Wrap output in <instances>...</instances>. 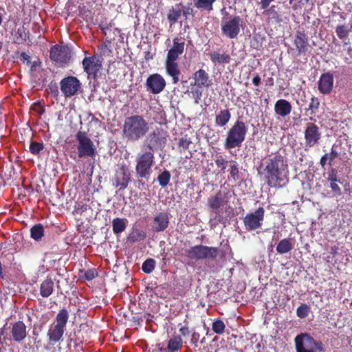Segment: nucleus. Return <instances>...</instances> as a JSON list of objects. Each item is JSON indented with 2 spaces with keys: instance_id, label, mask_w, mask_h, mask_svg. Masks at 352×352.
<instances>
[{
  "instance_id": "ddd939ff",
  "label": "nucleus",
  "mask_w": 352,
  "mask_h": 352,
  "mask_svg": "<svg viewBox=\"0 0 352 352\" xmlns=\"http://www.w3.org/2000/svg\"><path fill=\"white\" fill-rule=\"evenodd\" d=\"M102 58L100 55H94L85 57L82 62L84 72L87 74L88 78L96 79L100 71L102 69Z\"/></svg>"
},
{
  "instance_id": "4c0bfd02",
  "label": "nucleus",
  "mask_w": 352,
  "mask_h": 352,
  "mask_svg": "<svg viewBox=\"0 0 352 352\" xmlns=\"http://www.w3.org/2000/svg\"><path fill=\"white\" fill-rule=\"evenodd\" d=\"M44 235V228L41 223L32 226L30 229V236L36 241L41 240Z\"/></svg>"
},
{
  "instance_id": "69168bd1",
  "label": "nucleus",
  "mask_w": 352,
  "mask_h": 352,
  "mask_svg": "<svg viewBox=\"0 0 352 352\" xmlns=\"http://www.w3.org/2000/svg\"><path fill=\"white\" fill-rule=\"evenodd\" d=\"M151 314H144V319H146V320H147V321H149V320H151V319H150V318H151Z\"/></svg>"
},
{
  "instance_id": "5fc2aeb1",
  "label": "nucleus",
  "mask_w": 352,
  "mask_h": 352,
  "mask_svg": "<svg viewBox=\"0 0 352 352\" xmlns=\"http://www.w3.org/2000/svg\"><path fill=\"white\" fill-rule=\"evenodd\" d=\"M114 38H111L110 39H105L104 43L99 47V49L104 53V50L108 49V47L111 45V41L113 40Z\"/></svg>"
},
{
  "instance_id": "6ab92c4d",
  "label": "nucleus",
  "mask_w": 352,
  "mask_h": 352,
  "mask_svg": "<svg viewBox=\"0 0 352 352\" xmlns=\"http://www.w3.org/2000/svg\"><path fill=\"white\" fill-rule=\"evenodd\" d=\"M170 223V214L167 212H157L151 222L152 230L155 232H160L166 230Z\"/></svg>"
},
{
  "instance_id": "4be33fe9",
  "label": "nucleus",
  "mask_w": 352,
  "mask_h": 352,
  "mask_svg": "<svg viewBox=\"0 0 352 352\" xmlns=\"http://www.w3.org/2000/svg\"><path fill=\"white\" fill-rule=\"evenodd\" d=\"M333 76L331 72L322 74L318 82V91L322 94H329L331 92L333 87Z\"/></svg>"
},
{
  "instance_id": "9d476101",
  "label": "nucleus",
  "mask_w": 352,
  "mask_h": 352,
  "mask_svg": "<svg viewBox=\"0 0 352 352\" xmlns=\"http://www.w3.org/2000/svg\"><path fill=\"white\" fill-rule=\"evenodd\" d=\"M78 142L77 146L78 156L80 158L94 157L96 154V148L94 142L87 136V133L78 131L76 135Z\"/></svg>"
},
{
  "instance_id": "c85d7f7f",
  "label": "nucleus",
  "mask_w": 352,
  "mask_h": 352,
  "mask_svg": "<svg viewBox=\"0 0 352 352\" xmlns=\"http://www.w3.org/2000/svg\"><path fill=\"white\" fill-rule=\"evenodd\" d=\"M339 156V153L337 150V146L333 145L329 153H325L323 155L320 160V165L322 167H324L327 164L329 165L332 164V162Z\"/></svg>"
},
{
  "instance_id": "a878e982",
  "label": "nucleus",
  "mask_w": 352,
  "mask_h": 352,
  "mask_svg": "<svg viewBox=\"0 0 352 352\" xmlns=\"http://www.w3.org/2000/svg\"><path fill=\"white\" fill-rule=\"evenodd\" d=\"M54 291V280L51 276H47L40 284L39 294L41 297L47 298L53 294Z\"/></svg>"
},
{
  "instance_id": "f257e3e1",
  "label": "nucleus",
  "mask_w": 352,
  "mask_h": 352,
  "mask_svg": "<svg viewBox=\"0 0 352 352\" xmlns=\"http://www.w3.org/2000/svg\"><path fill=\"white\" fill-rule=\"evenodd\" d=\"M287 168L285 157L276 152L263 158L256 170L261 180L269 187L281 188L285 185Z\"/></svg>"
},
{
  "instance_id": "aec40b11",
  "label": "nucleus",
  "mask_w": 352,
  "mask_h": 352,
  "mask_svg": "<svg viewBox=\"0 0 352 352\" xmlns=\"http://www.w3.org/2000/svg\"><path fill=\"white\" fill-rule=\"evenodd\" d=\"M228 201L226 198V193L219 190L214 195L208 199V207L216 214H219L220 210L227 205Z\"/></svg>"
},
{
  "instance_id": "dca6fc26",
  "label": "nucleus",
  "mask_w": 352,
  "mask_h": 352,
  "mask_svg": "<svg viewBox=\"0 0 352 352\" xmlns=\"http://www.w3.org/2000/svg\"><path fill=\"white\" fill-rule=\"evenodd\" d=\"M321 137L322 133L317 124L312 122L307 124L305 130V142L307 147L311 148L318 145Z\"/></svg>"
},
{
  "instance_id": "58836bf2",
  "label": "nucleus",
  "mask_w": 352,
  "mask_h": 352,
  "mask_svg": "<svg viewBox=\"0 0 352 352\" xmlns=\"http://www.w3.org/2000/svg\"><path fill=\"white\" fill-rule=\"evenodd\" d=\"M215 0H195V6L199 10L210 12L213 9Z\"/></svg>"
},
{
  "instance_id": "6e6d98bb",
  "label": "nucleus",
  "mask_w": 352,
  "mask_h": 352,
  "mask_svg": "<svg viewBox=\"0 0 352 352\" xmlns=\"http://www.w3.org/2000/svg\"><path fill=\"white\" fill-rule=\"evenodd\" d=\"M275 0H261L258 3V5L260 6V9H265L267 8L270 3Z\"/></svg>"
},
{
  "instance_id": "6e6552de",
  "label": "nucleus",
  "mask_w": 352,
  "mask_h": 352,
  "mask_svg": "<svg viewBox=\"0 0 352 352\" xmlns=\"http://www.w3.org/2000/svg\"><path fill=\"white\" fill-rule=\"evenodd\" d=\"M187 256L192 260H215L218 256L219 248L203 245H197L186 250Z\"/></svg>"
},
{
  "instance_id": "79ce46f5",
  "label": "nucleus",
  "mask_w": 352,
  "mask_h": 352,
  "mask_svg": "<svg viewBox=\"0 0 352 352\" xmlns=\"http://www.w3.org/2000/svg\"><path fill=\"white\" fill-rule=\"evenodd\" d=\"M171 175L168 170H164L163 172L160 173L157 176V180L159 185L164 188L166 187L170 182Z\"/></svg>"
},
{
  "instance_id": "de8ad7c7",
  "label": "nucleus",
  "mask_w": 352,
  "mask_h": 352,
  "mask_svg": "<svg viewBox=\"0 0 352 352\" xmlns=\"http://www.w3.org/2000/svg\"><path fill=\"white\" fill-rule=\"evenodd\" d=\"M192 143L190 139L189 138H187L186 135L185 137H183L179 140L178 142V148L179 153H182L187 149H188L189 146Z\"/></svg>"
},
{
  "instance_id": "7ed1b4c3",
  "label": "nucleus",
  "mask_w": 352,
  "mask_h": 352,
  "mask_svg": "<svg viewBox=\"0 0 352 352\" xmlns=\"http://www.w3.org/2000/svg\"><path fill=\"white\" fill-rule=\"evenodd\" d=\"M248 131L246 124L243 120L237 119L226 133L225 148L230 150L240 147L245 141Z\"/></svg>"
},
{
  "instance_id": "09e8293b",
  "label": "nucleus",
  "mask_w": 352,
  "mask_h": 352,
  "mask_svg": "<svg viewBox=\"0 0 352 352\" xmlns=\"http://www.w3.org/2000/svg\"><path fill=\"white\" fill-rule=\"evenodd\" d=\"M336 32L339 38L343 39L349 36V30L346 25H341L336 28Z\"/></svg>"
},
{
  "instance_id": "603ef678",
  "label": "nucleus",
  "mask_w": 352,
  "mask_h": 352,
  "mask_svg": "<svg viewBox=\"0 0 352 352\" xmlns=\"http://www.w3.org/2000/svg\"><path fill=\"white\" fill-rule=\"evenodd\" d=\"M146 238V234L143 231L137 230L135 234L133 235L131 239L132 241L144 240Z\"/></svg>"
},
{
  "instance_id": "13d9d810",
  "label": "nucleus",
  "mask_w": 352,
  "mask_h": 352,
  "mask_svg": "<svg viewBox=\"0 0 352 352\" xmlns=\"http://www.w3.org/2000/svg\"><path fill=\"white\" fill-rule=\"evenodd\" d=\"M199 338V334L197 332H193L192 333V338H191V343L197 345Z\"/></svg>"
},
{
  "instance_id": "3c124183",
  "label": "nucleus",
  "mask_w": 352,
  "mask_h": 352,
  "mask_svg": "<svg viewBox=\"0 0 352 352\" xmlns=\"http://www.w3.org/2000/svg\"><path fill=\"white\" fill-rule=\"evenodd\" d=\"M98 276V272L96 269H89L85 273L84 277L87 280H91Z\"/></svg>"
},
{
  "instance_id": "39448f33",
  "label": "nucleus",
  "mask_w": 352,
  "mask_h": 352,
  "mask_svg": "<svg viewBox=\"0 0 352 352\" xmlns=\"http://www.w3.org/2000/svg\"><path fill=\"white\" fill-rule=\"evenodd\" d=\"M135 173L138 178L148 179L152 173V168L155 165L154 153L143 147L135 157Z\"/></svg>"
},
{
  "instance_id": "bb28decb",
  "label": "nucleus",
  "mask_w": 352,
  "mask_h": 352,
  "mask_svg": "<svg viewBox=\"0 0 352 352\" xmlns=\"http://www.w3.org/2000/svg\"><path fill=\"white\" fill-rule=\"evenodd\" d=\"M195 85L198 87H208L212 85L208 74L203 69H199L194 74Z\"/></svg>"
},
{
  "instance_id": "2f4dec72",
  "label": "nucleus",
  "mask_w": 352,
  "mask_h": 352,
  "mask_svg": "<svg viewBox=\"0 0 352 352\" xmlns=\"http://www.w3.org/2000/svg\"><path fill=\"white\" fill-rule=\"evenodd\" d=\"M128 220L126 218H116L112 221V228L114 234H118L124 232L127 226Z\"/></svg>"
},
{
  "instance_id": "72a5a7b5",
  "label": "nucleus",
  "mask_w": 352,
  "mask_h": 352,
  "mask_svg": "<svg viewBox=\"0 0 352 352\" xmlns=\"http://www.w3.org/2000/svg\"><path fill=\"white\" fill-rule=\"evenodd\" d=\"M29 31L24 27L17 29L14 36V43L18 45L23 44L29 38Z\"/></svg>"
},
{
  "instance_id": "f3484780",
  "label": "nucleus",
  "mask_w": 352,
  "mask_h": 352,
  "mask_svg": "<svg viewBox=\"0 0 352 352\" xmlns=\"http://www.w3.org/2000/svg\"><path fill=\"white\" fill-rule=\"evenodd\" d=\"M147 91L153 94L161 93L166 87V81L164 78L159 74H153L150 75L146 81Z\"/></svg>"
},
{
  "instance_id": "423d86ee",
  "label": "nucleus",
  "mask_w": 352,
  "mask_h": 352,
  "mask_svg": "<svg viewBox=\"0 0 352 352\" xmlns=\"http://www.w3.org/2000/svg\"><path fill=\"white\" fill-rule=\"evenodd\" d=\"M168 136V132L166 130L156 128L146 136L142 147L144 148L146 147V149L153 153L162 150L167 143Z\"/></svg>"
},
{
  "instance_id": "864d4df0",
  "label": "nucleus",
  "mask_w": 352,
  "mask_h": 352,
  "mask_svg": "<svg viewBox=\"0 0 352 352\" xmlns=\"http://www.w3.org/2000/svg\"><path fill=\"white\" fill-rule=\"evenodd\" d=\"M182 14L187 18L188 15L194 16V10L192 7L190 6L187 7H184V8L182 10Z\"/></svg>"
},
{
  "instance_id": "f03ea898",
  "label": "nucleus",
  "mask_w": 352,
  "mask_h": 352,
  "mask_svg": "<svg viewBox=\"0 0 352 352\" xmlns=\"http://www.w3.org/2000/svg\"><path fill=\"white\" fill-rule=\"evenodd\" d=\"M149 131V124L142 116L133 115L124 119L122 136L130 142H136L143 138Z\"/></svg>"
},
{
  "instance_id": "052dcab7",
  "label": "nucleus",
  "mask_w": 352,
  "mask_h": 352,
  "mask_svg": "<svg viewBox=\"0 0 352 352\" xmlns=\"http://www.w3.org/2000/svg\"><path fill=\"white\" fill-rule=\"evenodd\" d=\"M265 86L267 87H271L274 86V78L272 77H269L268 78H267L265 80Z\"/></svg>"
},
{
  "instance_id": "37998d69",
  "label": "nucleus",
  "mask_w": 352,
  "mask_h": 352,
  "mask_svg": "<svg viewBox=\"0 0 352 352\" xmlns=\"http://www.w3.org/2000/svg\"><path fill=\"white\" fill-rule=\"evenodd\" d=\"M156 265V261L155 259L149 258L144 261L142 265V270L146 274L151 273Z\"/></svg>"
},
{
  "instance_id": "0e129e2a",
  "label": "nucleus",
  "mask_w": 352,
  "mask_h": 352,
  "mask_svg": "<svg viewBox=\"0 0 352 352\" xmlns=\"http://www.w3.org/2000/svg\"><path fill=\"white\" fill-rule=\"evenodd\" d=\"M50 89L52 93H54L55 96H58V87L56 85H54V86L50 85Z\"/></svg>"
},
{
  "instance_id": "473e14b6",
  "label": "nucleus",
  "mask_w": 352,
  "mask_h": 352,
  "mask_svg": "<svg viewBox=\"0 0 352 352\" xmlns=\"http://www.w3.org/2000/svg\"><path fill=\"white\" fill-rule=\"evenodd\" d=\"M183 342L181 336H175L169 340L166 348L167 352H175L180 350L182 347Z\"/></svg>"
},
{
  "instance_id": "4d7b16f0",
  "label": "nucleus",
  "mask_w": 352,
  "mask_h": 352,
  "mask_svg": "<svg viewBox=\"0 0 352 352\" xmlns=\"http://www.w3.org/2000/svg\"><path fill=\"white\" fill-rule=\"evenodd\" d=\"M179 332L181 333V336H188L190 334V330L188 329V327L187 326H183L179 329Z\"/></svg>"
},
{
  "instance_id": "774afa93",
  "label": "nucleus",
  "mask_w": 352,
  "mask_h": 352,
  "mask_svg": "<svg viewBox=\"0 0 352 352\" xmlns=\"http://www.w3.org/2000/svg\"><path fill=\"white\" fill-rule=\"evenodd\" d=\"M1 23H2V16L0 14V25H1Z\"/></svg>"
},
{
  "instance_id": "0eeeda50",
  "label": "nucleus",
  "mask_w": 352,
  "mask_h": 352,
  "mask_svg": "<svg viewBox=\"0 0 352 352\" xmlns=\"http://www.w3.org/2000/svg\"><path fill=\"white\" fill-rule=\"evenodd\" d=\"M296 352H322L323 345L321 341L316 340L309 333H302L295 339Z\"/></svg>"
},
{
  "instance_id": "f704fd0d",
  "label": "nucleus",
  "mask_w": 352,
  "mask_h": 352,
  "mask_svg": "<svg viewBox=\"0 0 352 352\" xmlns=\"http://www.w3.org/2000/svg\"><path fill=\"white\" fill-rule=\"evenodd\" d=\"M182 3H179L175 5V8L173 7L167 14V19L171 23H176L182 14V10L180 8Z\"/></svg>"
},
{
  "instance_id": "20e7f679",
  "label": "nucleus",
  "mask_w": 352,
  "mask_h": 352,
  "mask_svg": "<svg viewBox=\"0 0 352 352\" xmlns=\"http://www.w3.org/2000/svg\"><path fill=\"white\" fill-rule=\"evenodd\" d=\"M68 320V311L66 309H60L56 316V323L52 324L47 332L48 344L50 346L63 340Z\"/></svg>"
},
{
  "instance_id": "c756f323",
  "label": "nucleus",
  "mask_w": 352,
  "mask_h": 352,
  "mask_svg": "<svg viewBox=\"0 0 352 352\" xmlns=\"http://www.w3.org/2000/svg\"><path fill=\"white\" fill-rule=\"evenodd\" d=\"M294 246V243L292 239L285 238L277 244L276 251L280 254H287L293 250Z\"/></svg>"
},
{
  "instance_id": "4468645a",
  "label": "nucleus",
  "mask_w": 352,
  "mask_h": 352,
  "mask_svg": "<svg viewBox=\"0 0 352 352\" xmlns=\"http://www.w3.org/2000/svg\"><path fill=\"white\" fill-rule=\"evenodd\" d=\"M50 57L58 66L65 67L71 59V51L67 46L55 45L50 49Z\"/></svg>"
},
{
  "instance_id": "8fccbe9b",
  "label": "nucleus",
  "mask_w": 352,
  "mask_h": 352,
  "mask_svg": "<svg viewBox=\"0 0 352 352\" xmlns=\"http://www.w3.org/2000/svg\"><path fill=\"white\" fill-rule=\"evenodd\" d=\"M320 106V102L318 98L314 96L311 97V102L309 104L308 110L311 111V115H315L316 111L318 109Z\"/></svg>"
},
{
  "instance_id": "cd10ccee",
  "label": "nucleus",
  "mask_w": 352,
  "mask_h": 352,
  "mask_svg": "<svg viewBox=\"0 0 352 352\" xmlns=\"http://www.w3.org/2000/svg\"><path fill=\"white\" fill-rule=\"evenodd\" d=\"M292 109L291 103L285 99L277 100L274 105L275 113L281 117H285L290 114Z\"/></svg>"
},
{
  "instance_id": "412c9836",
  "label": "nucleus",
  "mask_w": 352,
  "mask_h": 352,
  "mask_svg": "<svg viewBox=\"0 0 352 352\" xmlns=\"http://www.w3.org/2000/svg\"><path fill=\"white\" fill-rule=\"evenodd\" d=\"M10 334L11 340L19 343L24 340L28 335L27 326L21 320L11 324Z\"/></svg>"
},
{
  "instance_id": "e433bc0d",
  "label": "nucleus",
  "mask_w": 352,
  "mask_h": 352,
  "mask_svg": "<svg viewBox=\"0 0 352 352\" xmlns=\"http://www.w3.org/2000/svg\"><path fill=\"white\" fill-rule=\"evenodd\" d=\"M263 10H264L263 13L267 16V20L269 22L274 21L279 23L282 21L280 15L276 10V6L274 5Z\"/></svg>"
},
{
  "instance_id": "b1692460",
  "label": "nucleus",
  "mask_w": 352,
  "mask_h": 352,
  "mask_svg": "<svg viewBox=\"0 0 352 352\" xmlns=\"http://www.w3.org/2000/svg\"><path fill=\"white\" fill-rule=\"evenodd\" d=\"M327 181L329 183V187L333 192V196L338 197L342 195L341 188L338 186L340 182L336 168H331L328 173Z\"/></svg>"
},
{
  "instance_id": "1a4fd4ad",
  "label": "nucleus",
  "mask_w": 352,
  "mask_h": 352,
  "mask_svg": "<svg viewBox=\"0 0 352 352\" xmlns=\"http://www.w3.org/2000/svg\"><path fill=\"white\" fill-rule=\"evenodd\" d=\"M131 182V173L129 166L124 162L119 163L112 178L113 186L119 190H124Z\"/></svg>"
},
{
  "instance_id": "ea45409f",
  "label": "nucleus",
  "mask_w": 352,
  "mask_h": 352,
  "mask_svg": "<svg viewBox=\"0 0 352 352\" xmlns=\"http://www.w3.org/2000/svg\"><path fill=\"white\" fill-rule=\"evenodd\" d=\"M214 162L217 167L219 169L220 173H224L226 169L229 167L228 164L230 161H228L224 156L220 154L215 155Z\"/></svg>"
},
{
  "instance_id": "9b49d317",
  "label": "nucleus",
  "mask_w": 352,
  "mask_h": 352,
  "mask_svg": "<svg viewBox=\"0 0 352 352\" xmlns=\"http://www.w3.org/2000/svg\"><path fill=\"white\" fill-rule=\"evenodd\" d=\"M243 20L239 16H230L223 19L221 23V33L226 37L236 38L240 33Z\"/></svg>"
},
{
  "instance_id": "c03bdc74",
  "label": "nucleus",
  "mask_w": 352,
  "mask_h": 352,
  "mask_svg": "<svg viewBox=\"0 0 352 352\" xmlns=\"http://www.w3.org/2000/svg\"><path fill=\"white\" fill-rule=\"evenodd\" d=\"M226 325L223 320L218 319L214 320L212 324V331L217 333L221 335L225 331Z\"/></svg>"
},
{
  "instance_id": "a18cd8bd",
  "label": "nucleus",
  "mask_w": 352,
  "mask_h": 352,
  "mask_svg": "<svg viewBox=\"0 0 352 352\" xmlns=\"http://www.w3.org/2000/svg\"><path fill=\"white\" fill-rule=\"evenodd\" d=\"M310 312V307L305 303L301 304L296 309V315L300 318L308 316Z\"/></svg>"
},
{
  "instance_id": "49530a36",
  "label": "nucleus",
  "mask_w": 352,
  "mask_h": 352,
  "mask_svg": "<svg viewBox=\"0 0 352 352\" xmlns=\"http://www.w3.org/2000/svg\"><path fill=\"white\" fill-rule=\"evenodd\" d=\"M44 148L43 142L31 141L29 146L30 152L33 155H38Z\"/></svg>"
},
{
  "instance_id": "c9c22d12",
  "label": "nucleus",
  "mask_w": 352,
  "mask_h": 352,
  "mask_svg": "<svg viewBox=\"0 0 352 352\" xmlns=\"http://www.w3.org/2000/svg\"><path fill=\"white\" fill-rule=\"evenodd\" d=\"M230 118L231 113L228 109L221 110L216 116L215 124L217 126H223L230 121Z\"/></svg>"
},
{
  "instance_id": "680f3d73",
  "label": "nucleus",
  "mask_w": 352,
  "mask_h": 352,
  "mask_svg": "<svg viewBox=\"0 0 352 352\" xmlns=\"http://www.w3.org/2000/svg\"><path fill=\"white\" fill-rule=\"evenodd\" d=\"M21 58L25 61H27V63L29 64L30 63V56L26 54L25 52H21Z\"/></svg>"
},
{
  "instance_id": "a211bd4d",
  "label": "nucleus",
  "mask_w": 352,
  "mask_h": 352,
  "mask_svg": "<svg viewBox=\"0 0 352 352\" xmlns=\"http://www.w3.org/2000/svg\"><path fill=\"white\" fill-rule=\"evenodd\" d=\"M294 45L298 56L305 55L309 50V38L303 31H296L294 37Z\"/></svg>"
},
{
  "instance_id": "2eb2a0df",
  "label": "nucleus",
  "mask_w": 352,
  "mask_h": 352,
  "mask_svg": "<svg viewBox=\"0 0 352 352\" xmlns=\"http://www.w3.org/2000/svg\"><path fill=\"white\" fill-rule=\"evenodd\" d=\"M60 88L65 98H71L81 89V83L76 77L69 76L60 80Z\"/></svg>"
},
{
  "instance_id": "5701e85b",
  "label": "nucleus",
  "mask_w": 352,
  "mask_h": 352,
  "mask_svg": "<svg viewBox=\"0 0 352 352\" xmlns=\"http://www.w3.org/2000/svg\"><path fill=\"white\" fill-rule=\"evenodd\" d=\"M165 69L168 76L171 77L173 84H177L179 81L181 71L177 60H165Z\"/></svg>"
},
{
  "instance_id": "f8f14e48",
  "label": "nucleus",
  "mask_w": 352,
  "mask_h": 352,
  "mask_svg": "<svg viewBox=\"0 0 352 352\" xmlns=\"http://www.w3.org/2000/svg\"><path fill=\"white\" fill-rule=\"evenodd\" d=\"M265 212L264 208L261 206L254 212L248 213L243 219L245 230L250 232L260 228L263 225Z\"/></svg>"
},
{
  "instance_id": "338daca9",
  "label": "nucleus",
  "mask_w": 352,
  "mask_h": 352,
  "mask_svg": "<svg viewBox=\"0 0 352 352\" xmlns=\"http://www.w3.org/2000/svg\"><path fill=\"white\" fill-rule=\"evenodd\" d=\"M2 47H3V43H2V42L0 41V50H1Z\"/></svg>"
},
{
  "instance_id": "7c9ffc66",
  "label": "nucleus",
  "mask_w": 352,
  "mask_h": 352,
  "mask_svg": "<svg viewBox=\"0 0 352 352\" xmlns=\"http://www.w3.org/2000/svg\"><path fill=\"white\" fill-rule=\"evenodd\" d=\"M209 56L214 64L229 63L231 60L230 56L227 53L219 54L214 51L209 54Z\"/></svg>"
},
{
  "instance_id": "e2e57ef3",
  "label": "nucleus",
  "mask_w": 352,
  "mask_h": 352,
  "mask_svg": "<svg viewBox=\"0 0 352 352\" xmlns=\"http://www.w3.org/2000/svg\"><path fill=\"white\" fill-rule=\"evenodd\" d=\"M338 246H333L331 248L329 253L332 255V257H335L338 254Z\"/></svg>"
},
{
  "instance_id": "a19ab883",
  "label": "nucleus",
  "mask_w": 352,
  "mask_h": 352,
  "mask_svg": "<svg viewBox=\"0 0 352 352\" xmlns=\"http://www.w3.org/2000/svg\"><path fill=\"white\" fill-rule=\"evenodd\" d=\"M228 171L230 173V177L233 181L236 182L239 178V169L237 162L235 160H230L229 168Z\"/></svg>"
},
{
  "instance_id": "393cba45",
  "label": "nucleus",
  "mask_w": 352,
  "mask_h": 352,
  "mask_svg": "<svg viewBox=\"0 0 352 352\" xmlns=\"http://www.w3.org/2000/svg\"><path fill=\"white\" fill-rule=\"evenodd\" d=\"M184 46V41H180V39L177 37L175 38L173 47L168 50L166 59L177 60L179 56L183 54Z\"/></svg>"
},
{
  "instance_id": "bf43d9fd",
  "label": "nucleus",
  "mask_w": 352,
  "mask_h": 352,
  "mask_svg": "<svg viewBox=\"0 0 352 352\" xmlns=\"http://www.w3.org/2000/svg\"><path fill=\"white\" fill-rule=\"evenodd\" d=\"M261 77L259 76V75L258 74H256L252 79V83L255 86L258 87L261 85Z\"/></svg>"
}]
</instances>
